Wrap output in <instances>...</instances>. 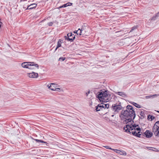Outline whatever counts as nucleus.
<instances>
[{"label":"nucleus","mask_w":159,"mask_h":159,"mask_svg":"<svg viewBox=\"0 0 159 159\" xmlns=\"http://www.w3.org/2000/svg\"><path fill=\"white\" fill-rule=\"evenodd\" d=\"M135 114L133 107L130 105H128L126 107V110L123 111L120 115V116L122 118L125 119V120L123 122L128 123L131 122L135 117Z\"/></svg>","instance_id":"nucleus-1"},{"label":"nucleus","mask_w":159,"mask_h":159,"mask_svg":"<svg viewBox=\"0 0 159 159\" xmlns=\"http://www.w3.org/2000/svg\"><path fill=\"white\" fill-rule=\"evenodd\" d=\"M112 150L114 151V152H115L117 153H119V152H120V151L119 150L117 149H112Z\"/></svg>","instance_id":"nucleus-29"},{"label":"nucleus","mask_w":159,"mask_h":159,"mask_svg":"<svg viewBox=\"0 0 159 159\" xmlns=\"http://www.w3.org/2000/svg\"><path fill=\"white\" fill-rule=\"evenodd\" d=\"M32 66V68H33V70L35 69V68H37V69H39V65L38 64L35 63L34 65L33 64Z\"/></svg>","instance_id":"nucleus-24"},{"label":"nucleus","mask_w":159,"mask_h":159,"mask_svg":"<svg viewBox=\"0 0 159 159\" xmlns=\"http://www.w3.org/2000/svg\"><path fill=\"white\" fill-rule=\"evenodd\" d=\"M144 134L145 135L146 137L147 138H150L152 137L153 135L152 133L148 130H147Z\"/></svg>","instance_id":"nucleus-10"},{"label":"nucleus","mask_w":159,"mask_h":159,"mask_svg":"<svg viewBox=\"0 0 159 159\" xmlns=\"http://www.w3.org/2000/svg\"><path fill=\"white\" fill-rule=\"evenodd\" d=\"M60 88H56V89H55V90H54L55 91H60Z\"/></svg>","instance_id":"nucleus-33"},{"label":"nucleus","mask_w":159,"mask_h":159,"mask_svg":"<svg viewBox=\"0 0 159 159\" xmlns=\"http://www.w3.org/2000/svg\"><path fill=\"white\" fill-rule=\"evenodd\" d=\"M159 16V11L156 13L155 16H153L152 19V20H155L157 17Z\"/></svg>","instance_id":"nucleus-22"},{"label":"nucleus","mask_w":159,"mask_h":159,"mask_svg":"<svg viewBox=\"0 0 159 159\" xmlns=\"http://www.w3.org/2000/svg\"><path fill=\"white\" fill-rule=\"evenodd\" d=\"M85 29V28L82 27L81 29H80V30H86Z\"/></svg>","instance_id":"nucleus-35"},{"label":"nucleus","mask_w":159,"mask_h":159,"mask_svg":"<svg viewBox=\"0 0 159 159\" xmlns=\"http://www.w3.org/2000/svg\"><path fill=\"white\" fill-rule=\"evenodd\" d=\"M152 132L157 136H159V121L156 122L152 128Z\"/></svg>","instance_id":"nucleus-3"},{"label":"nucleus","mask_w":159,"mask_h":159,"mask_svg":"<svg viewBox=\"0 0 159 159\" xmlns=\"http://www.w3.org/2000/svg\"><path fill=\"white\" fill-rule=\"evenodd\" d=\"M66 59V58L65 57H60L59 59V61H64V60H65Z\"/></svg>","instance_id":"nucleus-27"},{"label":"nucleus","mask_w":159,"mask_h":159,"mask_svg":"<svg viewBox=\"0 0 159 159\" xmlns=\"http://www.w3.org/2000/svg\"><path fill=\"white\" fill-rule=\"evenodd\" d=\"M72 3H71L68 2L66 4H65L62 5L61 6H60L56 8L59 9L60 8H61L62 7H66L67 6H70L72 5Z\"/></svg>","instance_id":"nucleus-11"},{"label":"nucleus","mask_w":159,"mask_h":159,"mask_svg":"<svg viewBox=\"0 0 159 159\" xmlns=\"http://www.w3.org/2000/svg\"><path fill=\"white\" fill-rule=\"evenodd\" d=\"M28 64H29V65L28 66V69H31V70H33V68H32L33 67V64L34 65V62H28Z\"/></svg>","instance_id":"nucleus-17"},{"label":"nucleus","mask_w":159,"mask_h":159,"mask_svg":"<svg viewBox=\"0 0 159 159\" xmlns=\"http://www.w3.org/2000/svg\"><path fill=\"white\" fill-rule=\"evenodd\" d=\"M159 96L158 94H154L153 95H150L146 96L145 98L146 99H149L151 98H153Z\"/></svg>","instance_id":"nucleus-14"},{"label":"nucleus","mask_w":159,"mask_h":159,"mask_svg":"<svg viewBox=\"0 0 159 159\" xmlns=\"http://www.w3.org/2000/svg\"><path fill=\"white\" fill-rule=\"evenodd\" d=\"M90 93V91H89L88 92L86 93V95L87 96H88V94Z\"/></svg>","instance_id":"nucleus-36"},{"label":"nucleus","mask_w":159,"mask_h":159,"mask_svg":"<svg viewBox=\"0 0 159 159\" xmlns=\"http://www.w3.org/2000/svg\"><path fill=\"white\" fill-rule=\"evenodd\" d=\"M74 33H76V31H75L74 32Z\"/></svg>","instance_id":"nucleus-40"},{"label":"nucleus","mask_w":159,"mask_h":159,"mask_svg":"<svg viewBox=\"0 0 159 159\" xmlns=\"http://www.w3.org/2000/svg\"><path fill=\"white\" fill-rule=\"evenodd\" d=\"M96 96L101 102H107L111 99V95L107 90L104 91L101 90L97 93Z\"/></svg>","instance_id":"nucleus-2"},{"label":"nucleus","mask_w":159,"mask_h":159,"mask_svg":"<svg viewBox=\"0 0 159 159\" xmlns=\"http://www.w3.org/2000/svg\"><path fill=\"white\" fill-rule=\"evenodd\" d=\"M29 64H28V62H23L21 64L22 66L24 68H28V66Z\"/></svg>","instance_id":"nucleus-18"},{"label":"nucleus","mask_w":159,"mask_h":159,"mask_svg":"<svg viewBox=\"0 0 159 159\" xmlns=\"http://www.w3.org/2000/svg\"><path fill=\"white\" fill-rule=\"evenodd\" d=\"M157 111L159 113V111Z\"/></svg>","instance_id":"nucleus-43"},{"label":"nucleus","mask_w":159,"mask_h":159,"mask_svg":"<svg viewBox=\"0 0 159 159\" xmlns=\"http://www.w3.org/2000/svg\"><path fill=\"white\" fill-rule=\"evenodd\" d=\"M109 107V105L108 104L101 103L96 107V110L97 111H99L103 109H108Z\"/></svg>","instance_id":"nucleus-4"},{"label":"nucleus","mask_w":159,"mask_h":159,"mask_svg":"<svg viewBox=\"0 0 159 159\" xmlns=\"http://www.w3.org/2000/svg\"><path fill=\"white\" fill-rule=\"evenodd\" d=\"M47 86L48 88L50 89L52 91H54L56 88L57 87L58 85L57 84L54 83H51V84H48Z\"/></svg>","instance_id":"nucleus-8"},{"label":"nucleus","mask_w":159,"mask_h":159,"mask_svg":"<svg viewBox=\"0 0 159 159\" xmlns=\"http://www.w3.org/2000/svg\"><path fill=\"white\" fill-rule=\"evenodd\" d=\"M58 48H57V47H56V49H55V50H56Z\"/></svg>","instance_id":"nucleus-38"},{"label":"nucleus","mask_w":159,"mask_h":159,"mask_svg":"<svg viewBox=\"0 0 159 159\" xmlns=\"http://www.w3.org/2000/svg\"><path fill=\"white\" fill-rule=\"evenodd\" d=\"M132 133L133 135L138 137H140V136L141 134H142L140 131H138L137 133L136 131H132Z\"/></svg>","instance_id":"nucleus-13"},{"label":"nucleus","mask_w":159,"mask_h":159,"mask_svg":"<svg viewBox=\"0 0 159 159\" xmlns=\"http://www.w3.org/2000/svg\"><path fill=\"white\" fill-rule=\"evenodd\" d=\"M141 130V129L139 127H136L135 129H131L130 130V129L129 130H128V132H129L130 133H132V131H139Z\"/></svg>","instance_id":"nucleus-16"},{"label":"nucleus","mask_w":159,"mask_h":159,"mask_svg":"<svg viewBox=\"0 0 159 159\" xmlns=\"http://www.w3.org/2000/svg\"><path fill=\"white\" fill-rule=\"evenodd\" d=\"M34 140L37 142H39V143H47V142H44V141H43L41 140H39L38 139H35Z\"/></svg>","instance_id":"nucleus-25"},{"label":"nucleus","mask_w":159,"mask_h":159,"mask_svg":"<svg viewBox=\"0 0 159 159\" xmlns=\"http://www.w3.org/2000/svg\"><path fill=\"white\" fill-rule=\"evenodd\" d=\"M37 6V4L35 3L32 4L28 6V7H27L25 9V10H27V9H32L36 7Z\"/></svg>","instance_id":"nucleus-12"},{"label":"nucleus","mask_w":159,"mask_h":159,"mask_svg":"<svg viewBox=\"0 0 159 159\" xmlns=\"http://www.w3.org/2000/svg\"><path fill=\"white\" fill-rule=\"evenodd\" d=\"M132 104L137 108H139L141 107V106L137 103L133 102Z\"/></svg>","instance_id":"nucleus-23"},{"label":"nucleus","mask_w":159,"mask_h":159,"mask_svg":"<svg viewBox=\"0 0 159 159\" xmlns=\"http://www.w3.org/2000/svg\"><path fill=\"white\" fill-rule=\"evenodd\" d=\"M141 116V117H140V118L141 119H143L145 117V115L144 114V111H142L140 112L139 114Z\"/></svg>","instance_id":"nucleus-19"},{"label":"nucleus","mask_w":159,"mask_h":159,"mask_svg":"<svg viewBox=\"0 0 159 159\" xmlns=\"http://www.w3.org/2000/svg\"><path fill=\"white\" fill-rule=\"evenodd\" d=\"M112 107L113 111L115 114L117 113L122 108L121 105L117 103L113 105Z\"/></svg>","instance_id":"nucleus-5"},{"label":"nucleus","mask_w":159,"mask_h":159,"mask_svg":"<svg viewBox=\"0 0 159 159\" xmlns=\"http://www.w3.org/2000/svg\"><path fill=\"white\" fill-rule=\"evenodd\" d=\"M120 31H119V32H116V33H117V32H119Z\"/></svg>","instance_id":"nucleus-42"},{"label":"nucleus","mask_w":159,"mask_h":159,"mask_svg":"<svg viewBox=\"0 0 159 159\" xmlns=\"http://www.w3.org/2000/svg\"><path fill=\"white\" fill-rule=\"evenodd\" d=\"M105 148L107 149H109L110 150H112V149L109 146H104Z\"/></svg>","instance_id":"nucleus-31"},{"label":"nucleus","mask_w":159,"mask_h":159,"mask_svg":"<svg viewBox=\"0 0 159 159\" xmlns=\"http://www.w3.org/2000/svg\"><path fill=\"white\" fill-rule=\"evenodd\" d=\"M138 127H139V125H136L135 124L132 125L128 124L124 127V129L125 130V132H128V130H129L130 129V130L132 129H134Z\"/></svg>","instance_id":"nucleus-6"},{"label":"nucleus","mask_w":159,"mask_h":159,"mask_svg":"<svg viewBox=\"0 0 159 159\" xmlns=\"http://www.w3.org/2000/svg\"><path fill=\"white\" fill-rule=\"evenodd\" d=\"M116 93L124 98L126 97L127 96L126 94L123 92H116Z\"/></svg>","instance_id":"nucleus-15"},{"label":"nucleus","mask_w":159,"mask_h":159,"mask_svg":"<svg viewBox=\"0 0 159 159\" xmlns=\"http://www.w3.org/2000/svg\"><path fill=\"white\" fill-rule=\"evenodd\" d=\"M80 31V30H79V29H78V30L76 31V33L77 34H79L80 35V33H79Z\"/></svg>","instance_id":"nucleus-34"},{"label":"nucleus","mask_w":159,"mask_h":159,"mask_svg":"<svg viewBox=\"0 0 159 159\" xmlns=\"http://www.w3.org/2000/svg\"><path fill=\"white\" fill-rule=\"evenodd\" d=\"M64 38L67 41H72L75 39V37L72 36V33H69L67 34V36H65Z\"/></svg>","instance_id":"nucleus-7"},{"label":"nucleus","mask_w":159,"mask_h":159,"mask_svg":"<svg viewBox=\"0 0 159 159\" xmlns=\"http://www.w3.org/2000/svg\"><path fill=\"white\" fill-rule=\"evenodd\" d=\"M26 0H21V1H26Z\"/></svg>","instance_id":"nucleus-39"},{"label":"nucleus","mask_w":159,"mask_h":159,"mask_svg":"<svg viewBox=\"0 0 159 159\" xmlns=\"http://www.w3.org/2000/svg\"><path fill=\"white\" fill-rule=\"evenodd\" d=\"M2 23V22H1L0 21V28L1 27V24Z\"/></svg>","instance_id":"nucleus-37"},{"label":"nucleus","mask_w":159,"mask_h":159,"mask_svg":"<svg viewBox=\"0 0 159 159\" xmlns=\"http://www.w3.org/2000/svg\"><path fill=\"white\" fill-rule=\"evenodd\" d=\"M53 23L52 22H49L48 23V24L49 26H51L52 25Z\"/></svg>","instance_id":"nucleus-32"},{"label":"nucleus","mask_w":159,"mask_h":159,"mask_svg":"<svg viewBox=\"0 0 159 159\" xmlns=\"http://www.w3.org/2000/svg\"><path fill=\"white\" fill-rule=\"evenodd\" d=\"M79 30H80V35H84L85 34V33L86 32V30H80V29H79Z\"/></svg>","instance_id":"nucleus-20"},{"label":"nucleus","mask_w":159,"mask_h":159,"mask_svg":"<svg viewBox=\"0 0 159 159\" xmlns=\"http://www.w3.org/2000/svg\"><path fill=\"white\" fill-rule=\"evenodd\" d=\"M148 119H151V120L152 121L155 119V117L153 116H152L150 115H148Z\"/></svg>","instance_id":"nucleus-21"},{"label":"nucleus","mask_w":159,"mask_h":159,"mask_svg":"<svg viewBox=\"0 0 159 159\" xmlns=\"http://www.w3.org/2000/svg\"><path fill=\"white\" fill-rule=\"evenodd\" d=\"M23 8H24V9H25V7H23Z\"/></svg>","instance_id":"nucleus-41"},{"label":"nucleus","mask_w":159,"mask_h":159,"mask_svg":"<svg viewBox=\"0 0 159 159\" xmlns=\"http://www.w3.org/2000/svg\"><path fill=\"white\" fill-rule=\"evenodd\" d=\"M119 153L120 154V155H126V153L124 151H120V152H119Z\"/></svg>","instance_id":"nucleus-26"},{"label":"nucleus","mask_w":159,"mask_h":159,"mask_svg":"<svg viewBox=\"0 0 159 159\" xmlns=\"http://www.w3.org/2000/svg\"><path fill=\"white\" fill-rule=\"evenodd\" d=\"M28 75L30 78H35L38 77V73L33 72L32 73H28Z\"/></svg>","instance_id":"nucleus-9"},{"label":"nucleus","mask_w":159,"mask_h":159,"mask_svg":"<svg viewBox=\"0 0 159 159\" xmlns=\"http://www.w3.org/2000/svg\"><path fill=\"white\" fill-rule=\"evenodd\" d=\"M137 28V26H135L133 27L130 31L129 32V33H130L131 32H132L134 29H136Z\"/></svg>","instance_id":"nucleus-28"},{"label":"nucleus","mask_w":159,"mask_h":159,"mask_svg":"<svg viewBox=\"0 0 159 159\" xmlns=\"http://www.w3.org/2000/svg\"><path fill=\"white\" fill-rule=\"evenodd\" d=\"M61 42L58 41L57 44V48H59L61 46V44L60 43Z\"/></svg>","instance_id":"nucleus-30"}]
</instances>
